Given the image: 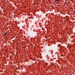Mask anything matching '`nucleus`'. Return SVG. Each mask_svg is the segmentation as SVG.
Returning a JSON list of instances; mask_svg holds the SVG:
<instances>
[{"mask_svg": "<svg viewBox=\"0 0 75 75\" xmlns=\"http://www.w3.org/2000/svg\"><path fill=\"white\" fill-rule=\"evenodd\" d=\"M6 34H7V33H5L4 34V35H6Z\"/></svg>", "mask_w": 75, "mask_h": 75, "instance_id": "f257e3e1", "label": "nucleus"}, {"mask_svg": "<svg viewBox=\"0 0 75 75\" xmlns=\"http://www.w3.org/2000/svg\"><path fill=\"white\" fill-rule=\"evenodd\" d=\"M58 2V0H56Z\"/></svg>", "mask_w": 75, "mask_h": 75, "instance_id": "f03ea898", "label": "nucleus"}, {"mask_svg": "<svg viewBox=\"0 0 75 75\" xmlns=\"http://www.w3.org/2000/svg\"><path fill=\"white\" fill-rule=\"evenodd\" d=\"M74 13H75V11H74Z\"/></svg>", "mask_w": 75, "mask_h": 75, "instance_id": "7ed1b4c3", "label": "nucleus"}]
</instances>
